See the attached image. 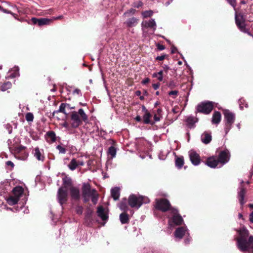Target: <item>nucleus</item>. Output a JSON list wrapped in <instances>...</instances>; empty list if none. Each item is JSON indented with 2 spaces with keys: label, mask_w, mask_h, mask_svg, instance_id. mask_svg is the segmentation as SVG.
I'll return each instance as SVG.
<instances>
[{
  "label": "nucleus",
  "mask_w": 253,
  "mask_h": 253,
  "mask_svg": "<svg viewBox=\"0 0 253 253\" xmlns=\"http://www.w3.org/2000/svg\"><path fill=\"white\" fill-rule=\"evenodd\" d=\"M239 237L236 238L238 248L242 252L252 251L253 253V236L249 237V233L245 227L238 230Z\"/></svg>",
  "instance_id": "1"
},
{
  "label": "nucleus",
  "mask_w": 253,
  "mask_h": 253,
  "mask_svg": "<svg viewBox=\"0 0 253 253\" xmlns=\"http://www.w3.org/2000/svg\"><path fill=\"white\" fill-rule=\"evenodd\" d=\"M71 119L72 121V127L77 128L82 124L83 122H86L88 121V116L84 113V110L81 108L78 112H71Z\"/></svg>",
  "instance_id": "2"
},
{
  "label": "nucleus",
  "mask_w": 253,
  "mask_h": 253,
  "mask_svg": "<svg viewBox=\"0 0 253 253\" xmlns=\"http://www.w3.org/2000/svg\"><path fill=\"white\" fill-rule=\"evenodd\" d=\"M154 206L156 210L163 212L170 211L171 209H174L171 207L169 201L166 198L156 199Z\"/></svg>",
  "instance_id": "3"
},
{
  "label": "nucleus",
  "mask_w": 253,
  "mask_h": 253,
  "mask_svg": "<svg viewBox=\"0 0 253 253\" xmlns=\"http://www.w3.org/2000/svg\"><path fill=\"white\" fill-rule=\"evenodd\" d=\"M235 11V22L236 24L238 27V28L243 32L248 33L250 36H252V34L248 32V29L246 27L245 21L246 18L245 17V15L244 13L242 12L238 13L236 10Z\"/></svg>",
  "instance_id": "4"
},
{
  "label": "nucleus",
  "mask_w": 253,
  "mask_h": 253,
  "mask_svg": "<svg viewBox=\"0 0 253 253\" xmlns=\"http://www.w3.org/2000/svg\"><path fill=\"white\" fill-rule=\"evenodd\" d=\"M145 198L142 196L131 194L128 198V204L132 208H139L144 203Z\"/></svg>",
  "instance_id": "5"
},
{
  "label": "nucleus",
  "mask_w": 253,
  "mask_h": 253,
  "mask_svg": "<svg viewBox=\"0 0 253 253\" xmlns=\"http://www.w3.org/2000/svg\"><path fill=\"white\" fill-rule=\"evenodd\" d=\"M224 120H225V127L224 130L226 134H227L232 126V125L235 120V115L233 113L226 110L224 112Z\"/></svg>",
  "instance_id": "6"
},
{
  "label": "nucleus",
  "mask_w": 253,
  "mask_h": 253,
  "mask_svg": "<svg viewBox=\"0 0 253 253\" xmlns=\"http://www.w3.org/2000/svg\"><path fill=\"white\" fill-rule=\"evenodd\" d=\"M26 147L22 145L15 147L12 150L14 157L20 160H26L28 157V153L26 151Z\"/></svg>",
  "instance_id": "7"
},
{
  "label": "nucleus",
  "mask_w": 253,
  "mask_h": 253,
  "mask_svg": "<svg viewBox=\"0 0 253 253\" xmlns=\"http://www.w3.org/2000/svg\"><path fill=\"white\" fill-rule=\"evenodd\" d=\"M170 213L171 217L169 219V223L171 226L182 224L183 220L177 209L175 208L171 209Z\"/></svg>",
  "instance_id": "8"
},
{
  "label": "nucleus",
  "mask_w": 253,
  "mask_h": 253,
  "mask_svg": "<svg viewBox=\"0 0 253 253\" xmlns=\"http://www.w3.org/2000/svg\"><path fill=\"white\" fill-rule=\"evenodd\" d=\"M82 190V196L84 203H87L89 201L90 197L94 194V193H96L97 191L95 189H91V186L89 183H84Z\"/></svg>",
  "instance_id": "9"
},
{
  "label": "nucleus",
  "mask_w": 253,
  "mask_h": 253,
  "mask_svg": "<svg viewBox=\"0 0 253 253\" xmlns=\"http://www.w3.org/2000/svg\"><path fill=\"white\" fill-rule=\"evenodd\" d=\"M213 108V105L211 102H203L197 105V111L204 114H209L211 112Z\"/></svg>",
  "instance_id": "10"
},
{
  "label": "nucleus",
  "mask_w": 253,
  "mask_h": 253,
  "mask_svg": "<svg viewBox=\"0 0 253 253\" xmlns=\"http://www.w3.org/2000/svg\"><path fill=\"white\" fill-rule=\"evenodd\" d=\"M68 191L66 186L61 187L58 191V199L61 205L65 204L68 200Z\"/></svg>",
  "instance_id": "11"
},
{
  "label": "nucleus",
  "mask_w": 253,
  "mask_h": 253,
  "mask_svg": "<svg viewBox=\"0 0 253 253\" xmlns=\"http://www.w3.org/2000/svg\"><path fill=\"white\" fill-rule=\"evenodd\" d=\"M230 154L229 151L227 149L220 152L217 158L219 163L224 165L227 163L230 160Z\"/></svg>",
  "instance_id": "12"
},
{
  "label": "nucleus",
  "mask_w": 253,
  "mask_h": 253,
  "mask_svg": "<svg viewBox=\"0 0 253 253\" xmlns=\"http://www.w3.org/2000/svg\"><path fill=\"white\" fill-rule=\"evenodd\" d=\"M33 24H37L39 26L49 25L52 21L51 19L45 18H37L33 17L31 19Z\"/></svg>",
  "instance_id": "13"
},
{
  "label": "nucleus",
  "mask_w": 253,
  "mask_h": 253,
  "mask_svg": "<svg viewBox=\"0 0 253 253\" xmlns=\"http://www.w3.org/2000/svg\"><path fill=\"white\" fill-rule=\"evenodd\" d=\"M247 193L246 188L243 186H241L239 188L238 192V198L240 204L242 206L246 203V200H245V196Z\"/></svg>",
  "instance_id": "14"
},
{
  "label": "nucleus",
  "mask_w": 253,
  "mask_h": 253,
  "mask_svg": "<svg viewBox=\"0 0 253 253\" xmlns=\"http://www.w3.org/2000/svg\"><path fill=\"white\" fill-rule=\"evenodd\" d=\"M189 158L191 163L195 166H197L201 162V158L199 155L195 151H192L189 154Z\"/></svg>",
  "instance_id": "15"
},
{
  "label": "nucleus",
  "mask_w": 253,
  "mask_h": 253,
  "mask_svg": "<svg viewBox=\"0 0 253 253\" xmlns=\"http://www.w3.org/2000/svg\"><path fill=\"white\" fill-rule=\"evenodd\" d=\"M141 26L142 28H151L154 31L156 29L157 27L156 23L153 19H151L148 21H143L141 23Z\"/></svg>",
  "instance_id": "16"
},
{
  "label": "nucleus",
  "mask_w": 253,
  "mask_h": 253,
  "mask_svg": "<svg viewBox=\"0 0 253 253\" xmlns=\"http://www.w3.org/2000/svg\"><path fill=\"white\" fill-rule=\"evenodd\" d=\"M97 215L100 217L103 221H106L108 219V213L105 211V209L103 206L98 207L97 210Z\"/></svg>",
  "instance_id": "17"
},
{
  "label": "nucleus",
  "mask_w": 253,
  "mask_h": 253,
  "mask_svg": "<svg viewBox=\"0 0 253 253\" xmlns=\"http://www.w3.org/2000/svg\"><path fill=\"white\" fill-rule=\"evenodd\" d=\"M201 139L202 142L205 144L210 143L212 139L211 133L208 131H205L201 135Z\"/></svg>",
  "instance_id": "18"
},
{
  "label": "nucleus",
  "mask_w": 253,
  "mask_h": 253,
  "mask_svg": "<svg viewBox=\"0 0 253 253\" xmlns=\"http://www.w3.org/2000/svg\"><path fill=\"white\" fill-rule=\"evenodd\" d=\"M70 194L72 198L75 200H79L80 199L79 189L75 187H71L70 189Z\"/></svg>",
  "instance_id": "19"
},
{
  "label": "nucleus",
  "mask_w": 253,
  "mask_h": 253,
  "mask_svg": "<svg viewBox=\"0 0 253 253\" xmlns=\"http://www.w3.org/2000/svg\"><path fill=\"white\" fill-rule=\"evenodd\" d=\"M139 19L136 17H132L129 18L126 20L124 24L126 25L127 27L130 28L135 27L138 24Z\"/></svg>",
  "instance_id": "20"
},
{
  "label": "nucleus",
  "mask_w": 253,
  "mask_h": 253,
  "mask_svg": "<svg viewBox=\"0 0 253 253\" xmlns=\"http://www.w3.org/2000/svg\"><path fill=\"white\" fill-rule=\"evenodd\" d=\"M219 164L218 160L214 157H211L207 159L206 164L211 168H215Z\"/></svg>",
  "instance_id": "21"
},
{
  "label": "nucleus",
  "mask_w": 253,
  "mask_h": 253,
  "mask_svg": "<svg viewBox=\"0 0 253 253\" xmlns=\"http://www.w3.org/2000/svg\"><path fill=\"white\" fill-rule=\"evenodd\" d=\"M23 188L20 186H16L13 189L11 194H12L19 200L20 197L23 195Z\"/></svg>",
  "instance_id": "22"
},
{
  "label": "nucleus",
  "mask_w": 253,
  "mask_h": 253,
  "mask_svg": "<svg viewBox=\"0 0 253 253\" xmlns=\"http://www.w3.org/2000/svg\"><path fill=\"white\" fill-rule=\"evenodd\" d=\"M152 115L149 112H147L146 113H144L143 116V122L144 124H150L153 125L155 124V122L151 120Z\"/></svg>",
  "instance_id": "23"
},
{
  "label": "nucleus",
  "mask_w": 253,
  "mask_h": 253,
  "mask_svg": "<svg viewBox=\"0 0 253 253\" xmlns=\"http://www.w3.org/2000/svg\"><path fill=\"white\" fill-rule=\"evenodd\" d=\"M46 139L48 142H54L56 140V136L54 131H48L45 134Z\"/></svg>",
  "instance_id": "24"
},
{
  "label": "nucleus",
  "mask_w": 253,
  "mask_h": 253,
  "mask_svg": "<svg viewBox=\"0 0 253 253\" xmlns=\"http://www.w3.org/2000/svg\"><path fill=\"white\" fill-rule=\"evenodd\" d=\"M221 119V115L220 112L218 111H215L212 117V120L211 122L213 124H218Z\"/></svg>",
  "instance_id": "25"
},
{
  "label": "nucleus",
  "mask_w": 253,
  "mask_h": 253,
  "mask_svg": "<svg viewBox=\"0 0 253 253\" xmlns=\"http://www.w3.org/2000/svg\"><path fill=\"white\" fill-rule=\"evenodd\" d=\"M128 205V200H127L126 198H124L119 203V207L121 211L127 212L129 210Z\"/></svg>",
  "instance_id": "26"
},
{
  "label": "nucleus",
  "mask_w": 253,
  "mask_h": 253,
  "mask_svg": "<svg viewBox=\"0 0 253 253\" xmlns=\"http://www.w3.org/2000/svg\"><path fill=\"white\" fill-rule=\"evenodd\" d=\"M198 119H195L194 117L192 116L188 117L186 122L187 123V126L189 128H192L195 126V123L197 122Z\"/></svg>",
  "instance_id": "27"
},
{
  "label": "nucleus",
  "mask_w": 253,
  "mask_h": 253,
  "mask_svg": "<svg viewBox=\"0 0 253 253\" xmlns=\"http://www.w3.org/2000/svg\"><path fill=\"white\" fill-rule=\"evenodd\" d=\"M6 200L8 205L12 206L17 204L19 200L12 194H11L6 197Z\"/></svg>",
  "instance_id": "28"
},
{
  "label": "nucleus",
  "mask_w": 253,
  "mask_h": 253,
  "mask_svg": "<svg viewBox=\"0 0 253 253\" xmlns=\"http://www.w3.org/2000/svg\"><path fill=\"white\" fill-rule=\"evenodd\" d=\"M120 220L122 224H127L129 222V215L127 212L123 211L120 214Z\"/></svg>",
  "instance_id": "29"
},
{
  "label": "nucleus",
  "mask_w": 253,
  "mask_h": 253,
  "mask_svg": "<svg viewBox=\"0 0 253 253\" xmlns=\"http://www.w3.org/2000/svg\"><path fill=\"white\" fill-rule=\"evenodd\" d=\"M111 196L115 201L119 199L120 195V188L115 187L111 189Z\"/></svg>",
  "instance_id": "30"
},
{
  "label": "nucleus",
  "mask_w": 253,
  "mask_h": 253,
  "mask_svg": "<svg viewBox=\"0 0 253 253\" xmlns=\"http://www.w3.org/2000/svg\"><path fill=\"white\" fill-rule=\"evenodd\" d=\"M185 233V230L184 228L182 227H178L176 229L174 232V235L175 237L179 239L182 238Z\"/></svg>",
  "instance_id": "31"
},
{
  "label": "nucleus",
  "mask_w": 253,
  "mask_h": 253,
  "mask_svg": "<svg viewBox=\"0 0 253 253\" xmlns=\"http://www.w3.org/2000/svg\"><path fill=\"white\" fill-rule=\"evenodd\" d=\"M67 106H69V104L65 103H62L59 106V110L53 112V116H54L55 113H62L64 114H66L65 108L67 107Z\"/></svg>",
  "instance_id": "32"
},
{
  "label": "nucleus",
  "mask_w": 253,
  "mask_h": 253,
  "mask_svg": "<svg viewBox=\"0 0 253 253\" xmlns=\"http://www.w3.org/2000/svg\"><path fill=\"white\" fill-rule=\"evenodd\" d=\"M175 164L176 167L180 169L184 165V158L182 156L178 157L176 156Z\"/></svg>",
  "instance_id": "33"
},
{
  "label": "nucleus",
  "mask_w": 253,
  "mask_h": 253,
  "mask_svg": "<svg viewBox=\"0 0 253 253\" xmlns=\"http://www.w3.org/2000/svg\"><path fill=\"white\" fill-rule=\"evenodd\" d=\"M34 156L39 161L43 162L44 160V156L42 155L39 148L38 147L35 149Z\"/></svg>",
  "instance_id": "34"
},
{
  "label": "nucleus",
  "mask_w": 253,
  "mask_h": 253,
  "mask_svg": "<svg viewBox=\"0 0 253 253\" xmlns=\"http://www.w3.org/2000/svg\"><path fill=\"white\" fill-rule=\"evenodd\" d=\"M68 168L71 170H74L78 167L77 161L76 159L73 158L68 165Z\"/></svg>",
  "instance_id": "35"
},
{
  "label": "nucleus",
  "mask_w": 253,
  "mask_h": 253,
  "mask_svg": "<svg viewBox=\"0 0 253 253\" xmlns=\"http://www.w3.org/2000/svg\"><path fill=\"white\" fill-rule=\"evenodd\" d=\"M162 109L161 108H159L157 110V114L154 115V122H158L160 121L161 119L162 118Z\"/></svg>",
  "instance_id": "36"
},
{
  "label": "nucleus",
  "mask_w": 253,
  "mask_h": 253,
  "mask_svg": "<svg viewBox=\"0 0 253 253\" xmlns=\"http://www.w3.org/2000/svg\"><path fill=\"white\" fill-rule=\"evenodd\" d=\"M152 77L153 78H157V79L160 82L163 81L164 80L163 71H160L158 73H153L152 75Z\"/></svg>",
  "instance_id": "37"
},
{
  "label": "nucleus",
  "mask_w": 253,
  "mask_h": 253,
  "mask_svg": "<svg viewBox=\"0 0 253 253\" xmlns=\"http://www.w3.org/2000/svg\"><path fill=\"white\" fill-rule=\"evenodd\" d=\"M107 153L111 155L112 158H114L116 155V149L112 146L109 148Z\"/></svg>",
  "instance_id": "38"
},
{
  "label": "nucleus",
  "mask_w": 253,
  "mask_h": 253,
  "mask_svg": "<svg viewBox=\"0 0 253 253\" xmlns=\"http://www.w3.org/2000/svg\"><path fill=\"white\" fill-rule=\"evenodd\" d=\"M153 11L151 10H146L142 12V15L144 18H146L148 17H151L153 15Z\"/></svg>",
  "instance_id": "39"
},
{
  "label": "nucleus",
  "mask_w": 253,
  "mask_h": 253,
  "mask_svg": "<svg viewBox=\"0 0 253 253\" xmlns=\"http://www.w3.org/2000/svg\"><path fill=\"white\" fill-rule=\"evenodd\" d=\"M12 86V84L10 82H7L4 83L1 86V90L2 91H5L6 90L10 88Z\"/></svg>",
  "instance_id": "40"
},
{
  "label": "nucleus",
  "mask_w": 253,
  "mask_h": 253,
  "mask_svg": "<svg viewBox=\"0 0 253 253\" xmlns=\"http://www.w3.org/2000/svg\"><path fill=\"white\" fill-rule=\"evenodd\" d=\"M0 10H1L2 11H3L4 13L11 14L14 17L15 19H18V18H17V15H16V14L13 13L11 11L5 9H4L3 7H2L0 6Z\"/></svg>",
  "instance_id": "41"
},
{
  "label": "nucleus",
  "mask_w": 253,
  "mask_h": 253,
  "mask_svg": "<svg viewBox=\"0 0 253 253\" xmlns=\"http://www.w3.org/2000/svg\"><path fill=\"white\" fill-rule=\"evenodd\" d=\"M90 198H91V202L93 203V204L94 205L96 204L98 198V194L97 192H96V193H94V194L91 195Z\"/></svg>",
  "instance_id": "42"
},
{
  "label": "nucleus",
  "mask_w": 253,
  "mask_h": 253,
  "mask_svg": "<svg viewBox=\"0 0 253 253\" xmlns=\"http://www.w3.org/2000/svg\"><path fill=\"white\" fill-rule=\"evenodd\" d=\"M25 118L28 122H32L34 119V115L32 113H27L26 114Z\"/></svg>",
  "instance_id": "43"
},
{
  "label": "nucleus",
  "mask_w": 253,
  "mask_h": 253,
  "mask_svg": "<svg viewBox=\"0 0 253 253\" xmlns=\"http://www.w3.org/2000/svg\"><path fill=\"white\" fill-rule=\"evenodd\" d=\"M227 2L230 5H231L234 10H236V5H237V0H226Z\"/></svg>",
  "instance_id": "44"
},
{
  "label": "nucleus",
  "mask_w": 253,
  "mask_h": 253,
  "mask_svg": "<svg viewBox=\"0 0 253 253\" xmlns=\"http://www.w3.org/2000/svg\"><path fill=\"white\" fill-rule=\"evenodd\" d=\"M167 85L170 89H173L176 86L175 83L173 80H171L169 82Z\"/></svg>",
  "instance_id": "45"
},
{
  "label": "nucleus",
  "mask_w": 253,
  "mask_h": 253,
  "mask_svg": "<svg viewBox=\"0 0 253 253\" xmlns=\"http://www.w3.org/2000/svg\"><path fill=\"white\" fill-rule=\"evenodd\" d=\"M56 149L59 150V153L65 154L66 152V149L60 145L56 146Z\"/></svg>",
  "instance_id": "46"
},
{
  "label": "nucleus",
  "mask_w": 253,
  "mask_h": 253,
  "mask_svg": "<svg viewBox=\"0 0 253 253\" xmlns=\"http://www.w3.org/2000/svg\"><path fill=\"white\" fill-rule=\"evenodd\" d=\"M178 94V91L177 90H171L169 92L168 94L169 96H173V98L174 99L176 98V97L177 96Z\"/></svg>",
  "instance_id": "47"
},
{
  "label": "nucleus",
  "mask_w": 253,
  "mask_h": 253,
  "mask_svg": "<svg viewBox=\"0 0 253 253\" xmlns=\"http://www.w3.org/2000/svg\"><path fill=\"white\" fill-rule=\"evenodd\" d=\"M76 213L79 215L83 213V208L82 206H77L76 208Z\"/></svg>",
  "instance_id": "48"
},
{
  "label": "nucleus",
  "mask_w": 253,
  "mask_h": 253,
  "mask_svg": "<svg viewBox=\"0 0 253 253\" xmlns=\"http://www.w3.org/2000/svg\"><path fill=\"white\" fill-rule=\"evenodd\" d=\"M168 56L166 54H163L161 56H158L156 58V60H158V61H163Z\"/></svg>",
  "instance_id": "49"
},
{
  "label": "nucleus",
  "mask_w": 253,
  "mask_h": 253,
  "mask_svg": "<svg viewBox=\"0 0 253 253\" xmlns=\"http://www.w3.org/2000/svg\"><path fill=\"white\" fill-rule=\"evenodd\" d=\"M163 70V73H165L166 74H167L169 70L170 69L169 67L167 65H164L162 66Z\"/></svg>",
  "instance_id": "50"
},
{
  "label": "nucleus",
  "mask_w": 253,
  "mask_h": 253,
  "mask_svg": "<svg viewBox=\"0 0 253 253\" xmlns=\"http://www.w3.org/2000/svg\"><path fill=\"white\" fill-rule=\"evenodd\" d=\"M143 5V3L141 1L134 2V6L137 8L141 7Z\"/></svg>",
  "instance_id": "51"
},
{
  "label": "nucleus",
  "mask_w": 253,
  "mask_h": 253,
  "mask_svg": "<svg viewBox=\"0 0 253 253\" xmlns=\"http://www.w3.org/2000/svg\"><path fill=\"white\" fill-rule=\"evenodd\" d=\"M156 46H157V49H159V50H163L165 49L166 48L165 45L161 44L160 43H159L158 44H157Z\"/></svg>",
  "instance_id": "52"
},
{
  "label": "nucleus",
  "mask_w": 253,
  "mask_h": 253,
  "mask_svg": "<svg viewBox=\"0 0 253 253\" xmlns=\"http://www.w3.org/2000/svg\"><path fill=\"white\" fill-rule=\"evenodd\" d=\"M5 164L6 166H10L11 168V169L14 167V163L10 161H7Z\"/></svg>",
  "instance_id": "53"
},
{
  "label": "nucleus",
  "mask_w": 253,
  "mask_h": 253,
  "mask_svg": "<svg viewBox=\"0 0 253 253\" xmlns=\"http://www.w3.org/2000/svg\"><path fill=\"white\" fill-rule=\"evenodd\" d=\"M92 216V211H88L86 213V218L88 219H90L91 218Z\"/></svg>",
  "instance_id": "54"
},
{
  "label": "nucleus",
  "mask_w": 253,
  "mask_h": 253,
  "mask_svg": "<svg viewBox=\"0 0 253 253\" xmlns=\"http://www.w3.org/2000/svg\"><path fill=\"white\" fill-rule=\"evenodd\" d=\"M136 12V10L133 9V8H131L129 10H128L125 13H124V15H126L127 13H132V14H134Z\"/></svg>",
  "instance_id": "55"
},
{
  "label": "nucleus",
  "mask_w": 253,
  "mask_h": 253,
  "mask_svg": "<svg viewBox=\"0 0 253 253\" xmlns=\"http://www.w3.org/2000/svg\"><path fill=\"white\" fill-rule=\"evenodd\" d=\"M150 81V80L149 79V78H145V79H144L142 81V84H147L148 83H149Z\"/></svg>",
  "instance_id": "56"
},
{
  "label": "nucleus",
  "mask_w": 253,
  "mask_h": 253,
  "mask_svg": "<svg viewBox=\"0 0 253 253\" xmlns=\"http://www.w3.org/2000/svg\"><path fill=\"white\" fill-rule=\"evenodd\" d=\"M73 94H77V95H80L81 94V91L80 89H78V88H76L74 91H73Z\"/></svg>",
  "instance_id": "57"
},
{
  "label": "nucleus",
  "mask_w": 253,
  "mask_h": 253,
  "mask_svg": "<svg viewBox=\"0 0 253 253\" xmlns=\"http://www.w3.org/2000/svg\"><path fill=\"white\" fill-rule=\"evenodd\" d=\"M160 83H157V84H152V86L154 88V89L156 90L159 88L160 87Z\"/></svg>",
  "instance_id": "58"
},
{
  "label": "nucleus",
  "mask_w": 253,
  "mask_h": 253,
  "mask_svg": "<svg viewBox=\"0 0 253 253\" xmlns=\"http://www.w3.org/2000/svg\"><path fill=\"white\" fill-rule=\"evenodd\" d=\"M135 120L136 121H137L138 122H140L142 120L141 119V117L139 115L135 117Z\"/></svg>",
  "instance_id": "59"
},
{
  "label": "nucleus",
  "mask_w": 253,
  "mask_h": 253,
  "mask_svg": "<svg viewBox=\"0 0 253 253\" xmlns=\"http://www.w3.org/2000/svg\"><path fill=\"white\" fill-rule=\"evenodd\" d=\"M77 165H78V167L79 166H83L84 165V163L83 161H77Z\"/></svg>",
  "instance_id": "60"
},
{
  "label": "nucleus",
  "mask_w": 253,
  "mask_h": 253,
  "mask_svg": "<svg viewBox=\"0 0 253 253\" xmlns=\"http://www.w3.org/2000/svg\"><path fill=\"white\" fill-rule=\"evenodd\" d=\"M250 221L253 223V211L250 214Z\"/></svg>",
  "instance_id": "61"
},
{
  "label": "nucleus",
  "mask_w": 253,
  "mask_h": 253,
  "mask_svg": "<svg viewBox=\"0 0 253 253\" xmlns=\"http://www.w3.org/2000/svg\"><path fill=\"white\" fill-rule=\"evenodd\" d=\"M142 111L144 112L145 113H146L147 112H149L148 110L146 109L145 106L143 105L142 106Z\"/></svg>",
  "instance_id": "62"
},
{
  "label": "nucleus",
  "mask_w": 253,
  "mask_h": 253,
  "mask_svg": "<svg viewBox=\"0 0 253 253\" xmlns=\"http://www.w3.org/2000/svg\"><path fill=\"white\" fill-rule=\"evenodd\" d=\"M177 50V48L175 47H173L171 49V52L172 54H173L175 53L176 51Z\"/></svg>",
  "instance_id": "63"
},
{
  "label": "nucleus",
  "mask_w": 253,
  "mask_h": 253,
  "mask_svg": "<svg viewBox=\"0 0 253 253\" xmlns=\"http://www.w3.org/2000/svg\"><path fill=\"white\" fill-rule=\"evenodd\" d=\"M64 184L67 185H70L71 184V183L69 181L65 180L64 181Z\"/></svg>",
  "instance_id": "64"
}]
</instances>
